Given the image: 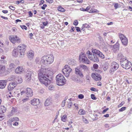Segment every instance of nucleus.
<instances>
[{
    "instance_id": "1",
    "label": "nucleus",
    "mask_w": 132,
    "mask_h": 132,
    "mask_svg": "<svg viewBox=\"0 0 132 132\" xmlns=\"http://www.w3.org/2000/svg\"><path fill=\"white\" fill-rule=\"evenodd\" d=\"M52 69L50 68L47 69L42 68L38 71V77L40 82L46 86L49 84L50 80L48 77L49 75L52 74Z\"/></svg>"
},
{
    "instance_id": "2",
    "label": "nucleus",
    "mask_w": 132,
    "mask_h": 132,
    "mask_svg": "<svg viewBox=\"0 0 132 132\" xmlns=\"http://www.w3.org/2000/svg\"><path fill=\"white\" fill-rule=\"evenodd\" d=\"M26 46L24 44L18 46L17 48H14L12 52V55L16 57L18 55L20 57H23L24 56Z\"/></svg>"
},
{
    "instance_id": "3",
    "label": "nucleus",
    "mask_w": 132,
    "mask_h": 132,
    "mask_svg": "<svg viewBox=\"0 0 132 132\" xmlns=\"http://www.w3.org/2000/svg\"><path fill=\"white\" fill-rule=\"evenodd\" d=\"M54 60V57L52 54L44 56L42 57L40 60V63L45 66H48L53 63Z\"/></svg>"
},
{
    "instance_id": "4",
    "label": "nucleus",
    "mask_w": 132,
    "mask_h": 132,
    "mask_svg": "<svg viewBox=\"0 0 132 132\" xmlns=\"http://www.w3.org/2000/svg\"><path fill=\"white\" fill-rule=\"evenodd\" d=\"M56 84L59 86H63L65 83L66 79L65 77L61 74H59L56 76Z\"/></svg>"
},
{
    "instance_id": "5",
    "label": "nucleus",
    "mask_w": 132,
    "mask_h": 132,
    "mask_svg": "<svg viewBox=\"0 0 132 132\" xmlns=\"http://www.w3.org/2000/svg\"><path fill=\"white\" fill-rule=\"evenodd\" d=\"M120 62L121 66L126 69H129L131 66V62L128 61L126 58L121 59L120 60Z\"/></svg>"
},
{
    "instance_id": "6",
    "label": "nucleus",
    "mask_w": 132,
    "mask_h": 132,
    "mask_svg": "<svg viewBox=\"0 0 132 132\" xmlns=\"http://www.w3.org/2000/svg\"><path fill=\"white\" fill-rule=\"evenodd\" d=\"M80 61L84 63L89 64L90 61L86 56V54L83 53H81L80 54L79 57Z\"/></svg>"
},
{
    "instance_id": "7",
    "label": "nucleus",
    "mask_w": 132,
    "mask_h": 132,
    "mask_svg": "<svg viewBox=\"0 0 132 132\" xmlns=\"http://www.w3.org/2000/svg\"><path fill=\"white\" fill-rule=\"evenodd\" d=\"M72 70L71 69L68 65H66L62 70V72L67 77L69 76L70 73Z\"/></svg>"
},
{
    "instance_id": "8",
    "label": "nucleus",
    "mask_w": 132,
    "mask_h": 132,
    "mask_svg": "<svg viewBox=\"0 0 132 132\" xmlns=\"http://www.w3.org/2000/svg\"><path fill=\"white\" fill-rule=\"evenodd\" d=\"M119 67V65L117 63L115 62H112L110 66L109 72L113 74V73L118 69Z\"/></svg>"
},
{
    "instance_id": "9",
    "label": "nucleus",
    "mask_w": 132,
    "mask_h": 132,
    "mask_svg": "<svg viewBox=\"0 0 132 132\" xmlns=\"http://www.w3.org/2000/svg\"><path fill=\"white\" fill-rule=\"evenodd\" d=\"M87 55L88 56V57L90 60L94 62H97L99 61L98 59L97 56L96 55H94L93 59L91 57V52L89 51H88L86 52Z\"/></svg>"
},
{
    "instance_id": "10",
    "label": "nucleus",
    "mask_w": 132,
    "mask_h": 132,
    "mask_svg": "<svg viewBox=\"0 0 132 132\" xmlns=\"http://www.w3.org/2000/svg\"><path fill=\"white\" fill-rule=\"evenodd\" d=\"M9 39L10 41L13 43L20 42V39L16 36H10L9 37Z\"/></svg>"
},
{
    "instance_id": "11",
    "label": "nucleus",
    "mask_w": 132,
    "mask_h": 132,
    "mask_svg": "<svg viewBox=\"0 0 132 132\" xmlns=\"http://www.w3.org/2000/svg\"><path fill=\"white\" fill-rule=\"evenodd\" d=\"M119 37L122 44L125 46L128 43L127 39L124 35L122 34H119Z\"/></svg>"
},
{
    "instance_id": "12",
    "label": "nucleus",
    "mask_w": 132,
    "mask_h": 132,
    "mask_svg": "<svg viewBox=\"0 0 132 132\" xmlns=\"http://www.w3.org/2000/svg\"><path fill=\"white\" fill-rule=\"evenodd\" d=\"M17 85V82L13 81L10 83L8 86V89L10 92L12 91Z\"/></svg>"
},
{
    "instance_id": "13",
    "label": "nucleus",
    "mask_w": 132,
    "mask_h": 132,
    "mask_svg": "<svg viewBox=\"0 0 132 132\" xmlns=\"http://www.w3.org/2000/svg\"><path fill=\"white\" fill-rule=\"evenodd\" d=\"M92 77L96 81L100 80L101 79L100 75L96 73H93L92 74Z\"/></svg>"
},
{
    "instance_id": "14",
    "label": "nucleus",
    "mask_w": 132,
    "mask_h": 132,
    "mask_svg": "<svg viewBox=\"0 0 132 132\" xmlns=\"http://www.w3.org/2000/svg\"><path fill=\"white\" fill-rule=\"evenodd\" d=\"M26 95L27 97H31L33 95L32 90L29 88H27L26 91Z\"/></svg>"
},
{
    "instance_id": "15",
    "label": "nucleus",
    "mask_w": 132,
    "mask_h": 132,
    "mask_svg": "<svg viewBox=\"0 0 132 132\" xmlns=\"http://www.w3.org/2000/svg\"><path fill=\"white\" fill-rule=\"evenodd\" d=\"M80 69V66L76 68L75 69V73L76 74L79 75L81 77H83V75L82 72Z\"/></svg>"
},
{
    "instance_id": "16",
    "label": "nucleus",
    "mask_w": 132,
    "mask_h": 132,
    "mask_svg": "<svg viewBox=\"0 0 132 132\" xmlns=\"http://www.w3.org/2000/svg\"><path fill=\"white\" fill-rule=\"evenodd\" d=\"M32 72L31 71H28L27 73L26 77L25 78L26 80L28 82L30 81L31 79V76Z\"/></svg>"
},
{
    "instance_id": "17",
    "label": "nucleus",
    "mask_w": 132,
    "mask_h": 132,
    "mask_svg": "<svg viewBox=\"0 0 132 132\" xmlns=\"http://www.w3.org/2000/svg\"><path fill=\"white\" fill-rule=\"evenodd\" d=\"M79 66L80 68L83 70V72H86L88 71L89 68L83 64H80Z\"/></svg>"
},
{
    "instance_id": "18",
    "label": "nucleus",
    "mask_w": 132,
    "mask_h": 132,
    "mask_svg": "<svg viewBox=\"0 0 132 132\" xmlns=\"http://www.w3.org/2000/svg\"><path fill=\"white\" fill-rule=\"evenodd\" d=\"M39 103V100L37 98H34L31 101V104L33 105L36 106Z\"/></svg>"
},
{
    "instance_id": "19",
    "label": "nucleus",
    "mask_w": 132,
    "mask_h": 132,
    "mask_svg": "<svg viewBox=\"0 0 132 132\" xmlns=\"http://www.w3.org/2000/svg\"><path fill=\"white\" fill-rule=\"evenodd\" d=\"M27 54L28 57L30 59H32L34 57V54L32 51L30 50L29 51L27 52Z\"/></svg>"
},
{
    "instance_id": "20",
    "label": "nucleus",
    "mask_w": 132,
    "mask_h": 132,
    "mask_svg": "<svg viewBox=\"0 0 132 132\" xmlns=\"http://www.w3.org/2000/svg\"><path fill=\"white\" fill-rule=\"evenodd\" d=\"M6 82L4 80H0V89L4 88L6 86Z\"/></svg>"
},
{
    "instance_id": "21",
    "label": "nucleus",
    "mask_w": 132,
    "mask_h": 132,
    "mask_svg": "<svg viewBox=\"0 0 132 132\" xmlns=\"http://www.w3.org/2000/svg\"><path fill=\"white\" fill-rule=\"evenodd\" d=\"M23 70V69L22 67H18L15 69V72L16 73H21Z\"/></svg>"
},
{
    "instance_id": "22",
    "label": "nucleus",
    "mask_w": 132,
    "mask_h": 132,
    "mask_svg": "<svg viewBox=\"0 0 132 132\" xmlns=\"http://www.w3.org/2000/svg\"><path fill=\"white\" fill-rule=\"evenodd\" d=\"M15 112H16V109L13 108L10 112H9L8 114V116L9 117H11L15 113Z\"/></svg>"
},
{
    "instance_id": "23",
    "label": "nucleus",
    "mask_w": 132,
    "mask_h": 132,
    "mask_svg": "<svg viewBox=\"0 0 132 132\" xmlns=\"http://www.w3.org/2000/svg\"><path fill=\"white\" fill-rule=\"evenodd\" d=\"M68 63L70 65L73 66L76 64V62L73 59H71L68 61Z\"/></svg>"
},
{
    "instance_id": "24",
    "label": "nucleus",
    "mask_w": 132,
    "mask_h": 132,
    "mask_svg": "<svg viewBox=\"0 0 132 132\" xmlns=\"http://www.w3.org/2000/svg\"><path fill=\"white\" fill-rule=\"evenodd\" d=\"M5 68L4 66L0 65V74L4 73L5 71Z\"/></svg>"
},
{
    "instance_id": "25",
    "label": "nucleus",
    "mask_w": 132,
    "mask_h": 132,
    "mask_svg": "<svg viewBox=\"0 0 132 132\" xmlns=\"http://www.w3.org/2000/svg\"><path fill=\"white\" fill-rule=\"evenodd\" d=\"M52 99L50 98L46 99L45 102V104L46 106H48L50 105L52 102Z\"/></svg>"
},
{
    "instance_id": "26",
    "label": "nucleus",
    "mask_w": 132,
    "mask_h": 132,
    "mask_svg": "<svg viewBox=\"0 0 132 132\" xmlns=\"http://www.w3.org/2000/svg\"><path fill=\"white\" fill-rule=\"evenodd\" d=\"M15 65L14 64L11 63L9 65L8 69L9 70L12 71L15 68Z\"/></svg>"
},
{
    "instance_id": "27",
    "label": "nucleus",
    "mask_w": 132,
    "mask_h": 132,
    "mask_svg": "<svg viewBox=\"0 0 132 132\" xmlns=\"http://www.w3.org/2000/svg\"><path fill=\"white\" fill-rule=\"evenodd\" d=\"M72 79L74 81L77 82L81 83V82L80 79L76 76H74L72 77Z\"/></svg>"
},
{
    "instance_id": "28",
    "label": "nucleus",
    "mask_w": 132,
    "mask_h": 132,
    "mask_svg": "<svg viewBox=\"0 0 132 132\" xmlns=\"http://www.w3.org/2000/svg\"><path fill=\"white\" fill-rule=\"evenodd\" d=\"M6 110V108L3 106H1L0 107V111L1 113L5 112Z\"/></svg>"
},
{
    "instance_id": "29",
    "label": "nucleus",
    "mask_w": 132,
    "mask_h": 132,
    "mask_svg": "<svg viewBox=\"0 0 132 132\" xmlns=\"http://www.w3.org/2000/svg\"><path fill=\"white\" fill-rule=\"evenodd\" d=\"M86 113V111L82 109H80L78 112V114L80 115H84Z\"/></svg>"
},
{
    "instance_id": "30",
    "label": "nucleus",
    "mask_w": 132,
    "mask_h": 132,
    "mask_svg": "<svg viewBox=\"0 0 132 132\" xmlns=\"http://www.w3.org/2000/svg\"><path fill=\"white\" fill-rule=\"evenodd\" d=\"M117 57L120 59V60H121V59H123L124 58H126V57H124L121 53H120L118 54L117 55Z\"/></svg>"
},
{
    "instance_id": "31",
    "label": "nucleus",
    "mask_w": 132,
    "mask_h": 132,
    "mask_svg": "<svg viewBox=\"0 0 132 132\" xmlns=\"http://www.w3.org/2000/svg\"><path fill=\"white\" fill-rule=\"evenodd\" d=\"M92 51L93 54L94 53L96 55V54L98 55L99 53L100 52L99 50L95 49H92Z\"/></svg>"
},
{
    "instance_id": "32",
    "label": "nucleus",
    "mask_w": 132,
    "mask_h": 132,
    "mask_svg": "<svg viewBox=\"0 0 132 132\" xmlns=\"http://www.w3.org/2000/svg\"><path fill=\"white\" fill-rule=\"evenodd\" d=\"M57 10L59 11L64 12L65 11V10L62 6H60L57 7Z\"/></svg>"
},
{
    "instance_id": "33",
    "label": "nucleus",
    "mask_w": 132,
    "mask_h": 132,
    "mask_svg": "<svg viewBox=\"0 0 132 132\" xmlns=\"http://www.w3.org/2000/svg\"><path fill=\"white\" fill-rule=\"evenodd\" d=\"M13 121L10 119L7 122V125L9 126L10 127H12V122Z\"/></svg>"
},
{
    "instance_id": "34",
    "label": "nucleus",
    "mask_w": 132,
    "mask_h": 132,
    "mask_svg": "<svg viewBox=\"0 0 132 132\" xmlns=\"http://www.w3.org/2000/svg\"><path fill=\"white\" fill-rule=\"evenodd\" d=\"M61 120L63 122H65L67 119V116L65 115L63 116L62 117H61Z\"/></svg>"
},
{
    "instance_id": "35",
    "label": "nucleus",
    "mask_w": 132,
    "mask_h": 132,
    "mask_svg": "<svg viewBox=\"0 0 132 132\" xmlns=\"http://www.w3.org/2000/svg\"><path fill=\"white\" fill-rule=\"evenodd\" d=\"M89 27V25L88 24L86 23H85V24H84L83 25V26L82 27V28L81 29V30H82L83 29V28H88Z\"/></svg>"
},
{
    "instance_id": "36",
    "label": "nucleus",
    "mask_w": 132,
    "mask_h": 132,
    "mask_svg": "<svg viewBox=\"0 0 132 132\" xmlns=\"http://www.w3.org/2000/svg\"><path fill=\"white\" fill-rule=\"evenodd\" d=\"M10 119L13 122L14 121H18L19 120V118L17 117H13V118H10Z\"/></svg>"
},
{
    "instance_id": "37",
    "label": "nucleus",
    "mask_w": 132,
    "mask_h": 132,
    "mask_svg": "<svg viewBox=\"0 0 132 132\" xmlns=\"http://www.w3.org/2000/svg\"><path fill=\"white\" fill-rule=\"evenodd\" d=\"M17 84H20L22 82V78L21 77H18L17 78Z\"/></svg>"
},
{
    "instance_id": "38",
    "label": "nucleus",
    "mask_w": 132,
    "mask_h": 132,
    "mask_svg": "<svg viewBox=\"0 0 132 132\" xmlns=\"http://www.w3.org/2000/svg\"><path fill=\"white\" fill-rule=\"evenodd\" d=\"M97 55L100 56L102 59H104L105 57L104 55L100 52Z\"/></svg>"
},
{
    "instance_id": "39",
    "label": "nucleus",
    "mask_w": 132,
    "mask_h": 132,
    "mask_svg": "<svg viewBox=\"0 0 132 132\" xmlns=\"http://www.w3.org/2000/svg\"><path fill=\"white\" fill-rule=\"evenodd\" d=\"M24 110L26 112L28 113L29 112V109L28 106H26L24 107Z\"/></svg>"
},
{
    "instance_id": "40",
    "label": "nucleus",
    "mask_w": 132,
    "mask_h": 132,
    "mask_svg": "<svg viewBox=\"0 0 132 132\" xmlns=\"http://www.w3.org/2000/svg\"><path fill=\"white\" fill-rule=\"evenodd\" d=\"M82 120L84 122L86 123H88V120H87L86 118H85L84 116H82Z\"/></svg>"
},
{
    "instance_id": "41",
    "label": "nucleus",
    "mask_w": 132,
    "mask_h": 132,
    "mask_svg": "<svg viewBox=\"0 0 132 132\" xmlns=\"http://www.w3.org/2000/svg\"><path fill=\"white\" fill-rule=\"evenodd\" d=\"M104 65H105L103 66V69L104 71H105L108 69V65L106 64V63L105 64H104Z\"/></svg>"
},
{
    "instance_id": "42",
    "label": "nucleus",
    "mask_w": 132,
    "mask_h": 132,
    "mask_svg": "<svg viewBox=\"0 0 132 132\" xmlns=\"http://www.w3.org/2000/svg\"><path fill=\"white\" fill-rule=\"evenodd\" d=\"M114 4V7L115 9H116L120 7V6H119V5L118 3H116L115 4Z\"/></svg>"
},
{
    "instance_id": "43",
    "label": "nucleus",
    "mask_w": 132,
    "mask_h": 132,
    "mask_svg": "<svg viewBox=\"0 0 132 132\" xmlns=\"http://www.w3.org/2000/svg\"><path fill=\"white\" fill-rule=\"evenodd\" d=\"M72 102L70 101L68 103V107L69 108H70L72 106Z\"/></svg>"
},
{
    "instance_id": "44",
    "label": "nucleus",
    "mask_w": 132,
    "mask_h": 132,
    "mask_svg": "<svg viewBox=\"0 0 132 132\" xmlns=\"http://www.w3.org/2000/svg\"><path fill=\"white\" fill-rule=\"evenodd\" d=\"M54 87L53 85H51L48 87V89L49 90H52L54 89Z\"/></svg>"
},
{
    "instance_id": "45",
    "label": "nucleus",
    "mask_w": 132,
    "mask_h": 132,
    "mask_svg": "<svg viewBox=\"0 0 132 132\" xmlns=\"http://www.w3.org/2000/svg\"><path fill=\"white\" fill-rule=\"evenodd\" d=\"M98 11L96 9H92L90 10V12L91 13H94L95 12H97Z\"/></svg>"
},
{
    "instance_id": "46",
    "label": "nucleus",
    "mask_w": 132,
    "mask_h": 132,
    "mask_svg": "<svg viewBox=\"0 0 132 132\" xmlns=\"http://www.w3.org/2000/svg\"><path fill=\"white\" fill-rule=\"evenodd\" d=\"M93 67L94 69H97L98 67V66L97 64H94L93 65Z\"/></svg>"
},
{
    "instance_id": "47",
    "label": "nucleus",
    "mask_w": 132,
    "mask_h": 132,
    "mask_svg": "<svg viewBox=\"0 0 132 132\" xmlns=\"http://www.w3.org/2000/svg\"><path fill=\"white\" fill-rule=\"evenodd\" d=\"M126 107H123L121 108V109H119V112H122L123 111L125 110L126 109Z\"/></svg>"
},
{
    "instance_id": "48",
    "label": "nucleus",
    "mask_w": 132,
    "mask_h": 132,
    "mask_svg": "<svg viewBox=\"0 0 132 132\" xmlns=\"http://www.w3.org/2000/svg\"><path fill=\"white\" fill-rule=\"evenodd\" d=\"M91 98L94 100H96V98L95 97L94 94H92L91 95Z\"/></svg>"
},
{
    "instance_id": "49",
    "label": "nucleus",
    "mask_w": 132,
    "mask_h": 132,
    "mask_svg": "<svg viewBox=\"0 0 132 132\" xmlns=\"http://www.w3.org/2000/svg\"><path fill=\"white\" fill-rule=\"evenodd\" d=\"M26 93V92L24 91H22L20 93H19L18 94V95H22Z\"/></svg>"
},
{
    "instance_id": "50",
    "label": "nucleus",
    "mask_w": 132,
    "mask_h": 132,
    "mask_svg": "<svg viewBox=\"0 0 132 132\" xmlns=\"http://www.w3.org/2000/svg\"><path fill=\"white\" fill-rule=\"evenodd\" d=\"M20 27L22 29H25V30L27 29V27L25 25L20 26Z\"/></svg>"
},
{
    "instance_id": "51",
    "label": "nucleus",
    "mask_w": 132,
    "mask_h": 132,
    "mask_svg": "<svg viewBox=\"0 0 132 132\" xmlns=\"http://www.w3.org/2000/svg\"><path fill=\"white\" fill-rule=\"evenodd\" d=\"M78 98L81 99H82L84 97V96L81 94L79 95L78 96Z\"/></svg>"
},
{
    "instance_id": "52",
    "label": "nucleus",
    "mask_w": 132,
    "mask_h": 132,
    "mask_svg": "<svg viewBox=\"0 0 132 132\" xmlns=\"http://www.w3.org/2000/svg\"><path fill=\"white\" fill-rule=\"evenodd\" d=\"M78 23V21L77 20H75L73 22V24L75 26H77Z\"/></svg>"
},
{
    "instance_id": "53",
    "label": "nucleus",
    "mask_w": 132,
    "mask_h": 132,
    "mask_svg": "<svg viewBox=\"0 0 132 132\" xmlns=\"http://www.w3.org/2000/svg\"><path fill=\"white\" fill-rule=\"evenodd\" d=\"M9 8L10 9L12 10H14L15 9V7L12 6H9Z\"/></svg>"
},
{
    "instance_id": "54",
    "label": "nucleus",
    "mask_w": 132,
    "mask_h": 132,
    "mask_svg": "<svg viewBox=\"0 0 132 132\" xmlns=\"http://www.w3.org/2000/svg\"><path fill=\"white\" fill-rule=\"evenodd\" d=\"M66 99L65 100H64L62 102V106L63 107L65 106V101Z\"/></svg>"
},
{
    "instance_id": "55",
    "label": "nucleus",
    "mask_w": 132,
    "mask_h": 132,
    "mask_svg": "<svg viewBox=\"0 0 132 132\" xmlns=\"http://www.w3.org/2000/svg\"><path fill=\"white\" fill-rule=\"evenodd\" d=\"M46 1L47 2H48L50 4H51L53 2V0H46Z\"/></svg>"
},
{
    "instance_id": "56",
    "label": "nucleus",
    "mask_w": 132,
    "mask_h": 132,
    "mask_svg": "<svg viewBox=\"0 0 132 132\" xmlns=\"http://www.w3.org/2000/svg\"><path fill=\"white\" fill-rule=\"evenodd\" d=\"M13 125L15 126H17L18 125V122L16 121L15 122L13 123Z\"/></svg>"
},
{
    "instance_id": "57",
    "label": "nucleus",
    "mask_w": 132,
    "mask_h": 132,
    "mask_svg": "<svg viewBox=\"0 0 132 132\" xmlns=\"http://www.w3.org/2000/svg\"><path fill=\"white\" fill-rule=\"evenodd\" d=\"M12 30L13 32H15L17 30V29L15 27H13L12 29Z\"/></svg>"
},
{
    "instance_id": "58",
    "label": "nucleus",
    "mask_w": 132,
    "mask_h": 132,
    "mask_svg": "<svg viewBox=\"0 0 132 132\" xmlns=\"http://www.w3.org/2000/svg\"><path fill=\"white\" fill-rule=\"evenodd\" d=\"M47 5L46 4H45L43 5V6L41 7L42 9L43 10H45V8L47 6Z\"/></svg>"
},
{
    "instance_id": "59",
    "label": "nucleus",
    "mask_w": 132,
    "mask_h": 132,
    "mask_svg": "<svg viewBox=\"0 0 132 132\" xmlns=\"http://www.w3.org/2000/svg\"><path fill=\"white\" fill-rule=\"evenodd\" d=\"M48 24V22L47 21L45 22H43V24L45 26H46Z\"/></svg>"
},
{
    "instance_id": "60",
    "label": "nucleus",
    "mask_w": 132,
    "mask_h": 132,
    "mask_svg": "<svg viewBox=\"0 0 132 132\" xmlns=\"http://www.w3.org/2000/svg\"><path fill=\"white\" fill-rule=\"evenodd\" d=\"M124 104V102H122L118 106L119 107H121Z\"/></svg>"
},
{
    "instance_id": "61",
    "label": "nucleus",
    "mask_w": 132,
    "mask_h": 132,
    "mask_svg": "<svg viewBox=\"0 0 132 132\" xmlns=\"http://www.w3.org/2000/svg\"><path fill=\"white\" fill-rule=\"evenodd\" d=\"M109 109L108 108H106L105 109H104L102 113L103 114L104 113L106 112Z\"/></svg>"
},
{
    "instance_id": "62",
    "label": "nucleus",
    "mask_w": 132,
    "mask_h": 132,
    "mask_svg": "<svg viewBox=\"0 0 132 132\" xmlns=\"http://www.w3.org/2000/svg\"><path fill=\"white\" fill-rule=\"evenodd\" d=\"M39 59L38 58H36V59L35 61L36 63H39Z\"/></svg>"
},
{
    "instance_id": "63",
    "label": "nucleus",
    "mask_w": 132,
    "mask_h": 132,
    "mask_svg": "<svg viewBox=\"0 0 132 132\" xmlns=\"http://www.w3.org/2000/svg\"><path fill=\"white\" fill-rule=\"evenodd\" d=\"M75 28H76V30L77 32L80 31V30L79 27H76Z\"/></svg>"
},
{
    "instance_id": "64",
    "label": "nucleus",
    "mask_w": 132,
    "mask_h": 132,
    "mask_svg": "<svg viewBox=\"0 0 132 132\" xmlns=\"http://www.w3.org/2000/svg\"><path fill=\"white\" fill-rule=\"evenodd\" d=\"M74 105L75 106V108L77 109H78L79 108L78 107V104H74Z\"/></svg>"
}]
</instances>
